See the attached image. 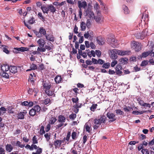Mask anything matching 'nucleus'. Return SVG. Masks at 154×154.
<instances>
[{
	"label": "nucleus",
	"mask_w": 154,
	"mask_h": 154,
	"mask_svg": "<svg viewBox=\"0 0 154 154\" xmlns=\"http://www.w3.org/2000/svg\"><path fill=\"white\" fill-rule=\"evenodd\" d=\"M8 65L7 64H4L1 66L0 75L2 77L6 79L9 78L11 73H9L8 70Z\"/></svg>",
	"instance_id": "f257e3e1"
},
{
	"label": "nucleus",
	"mask_w": 154,
	"mask_h": 154,
	"mask_svg": "<svg viewBox=\"0 0 154 154\" xmlns=\"http://www.w3.org/2000/svg\"><path fill=\"white\" fill-rule=\"evenodd\" d=\"M106 119V117L104 115H100L94 119L93 122L94 124L100 125L101 123H105Z\"/></svg>",
	"instance_id": "f03ea898"
},
{
	"label": "nucleus",
	"mask_w": 154,
	"mask_h": 154,
	"mask_svg": "<svg viewBox=\"0 0 154 154\" xmlns=\"http://www.w3.org/2000/svg\"><path fill=\"white\" fill-rule=\"evenodd\" d=\"M41 109L40 107L38 105H36L29 110V114L31 116H33L36 114V112H39Z\"/></svg>",
	"instance_id": "7ed1b4c3"
},
{
	"label": "nucleus",
	"mask_w": 154,
	"mask_h": 154,
	"mask_svg": "<svg viewBox=\"0 0 154 154\" xmlns=\"http://www.w3.org/2000/svg\"><path fill=\"white\" fill-rule=\"evenodd\" d=\"M131 46L136 51H139L141 49V44L135 41L132 42Z\"/></svg>",
	"instance_id": "20e7f679"
},
{
	"label": "nucleus",
	"mask_w": 154,
	"mask_h": 154,
	"mask_svg": "<svg viewBox=\"0 0 154 154\" xmlns=\"http://www.w3.org/2000/svg\"><path fill=\"white\" fill-rule=\"evenodd\" d=\"M32 147L33 150L34 149H37L36 152H32V154H41L42 152V149L38 147L36 145L32 144Z\"/></svg>",
	"instance_id": "39448f33"
},
{
	"label": "nucleus",
	"mask_w": 154,
	"mask_h": 154,
	"mask_svg": "<svg viewBox=\"0 0 154 154\" xmlns=\"http://www.w3.org/2000/svg\"><path fill=\"white\" fill-rule=\"evenodd\" d=\"M109 51L110 52L109 54L111 59L113 60H116L117 59L118 56L115 49L110 50Z\"/></svg>",
	"instance_id": "423d86ee"
},
{
	"label": "nucleus",
	"mask_w": 154,
	"mask_h": 154,
	"mask_svg": "<svg viewBox=\"0 0 154 154\" xmlns=\"http://www.w3.org/2000/svg\"><path fill=\"white\" fill-rule=\"evenodd\" d=\"M43 86L45 90H49L51 87V83L49 82L44 81L43 82Z\"/></svg>",
	"instance_id": "0eeeda50"
},
{
	"label": "nucleus",
	"mask_w": 154,
	"mask_h": 154,
	"mask_svg": "<svg viewBox=\"0 0 154 154\" xmlns=\"http://www.w3.org/2000/svg\"><path fill=\"white\" fill-rule=\"evenodd\" d=\"M14 49V50H16V51H14V52L16 53H19V51L24 52L25 51H29V48L26 47H21L20 48H15Z\"/></svg>",
	"instance_id": "6e6552de"
},
{
	"label": "nucleus",
	"mask_w": 154,
	"mask_h": 154,
	"mask_svg": "<svg viewBox=\"0 0 154 154\" xmlns=\"http://www.w3.org/2000/svg\"><path fill=\"white\" fill-rule=\"evenodd\" d=\"M146 35V32L145 30L143 31L141 33H137L136 35V37L138 39H143Z\"/></svg>",
	"instance_id": "1a4fd4ad"
},
{
	"label": "nucleus",
	"mask_w": 154,
	"mask_h": 154,
	"mask_svg": "<svg viewBox=\"0 0 154 154\" xmlns=\"http://www.w3.org/2000/svg\"><path fill=\"white\" fill-rule=\"evenodd\" d=\"M97 42L100 45H103L105 43V40L101 36H98L96 38Z\"/></svg>",
	"instance_id": "9d476101"
},
{
	"label": "nucleus",
	"mask_w": 154,
	"mask_h": 154,
	"mask_svg": "<svg viewBox=\"0 0 154 154\" xmlns=\"http://www.w3.org/2000/svg\"><path fill=\"white\" fill-rule=\"evenodd\" d=\"M81 151V147L79 146V148H78L76 150V148L73 147L71 148L70 152L72 154H80Z\"/></svg>",
	"instance_id": "9b49d317"
},
{
	"label": "nucleus",
	"mask_w": 154,
	"mask_h": 154,
	"mask_svg": "<svg viewBox=\"0 0 154 154\" xmlns=\"http://www.w3.org/2000/svg\"><path fill=\"white\" fill-rule=\"evenodd\" d=\"M8 70L9 72H11L13 74H15L17 72V70L16 66H10L8 67Z\"/></svg>",
	"instance_id": "f8f14e48"
},
{
	"label": "nucleus",
	"mask_w": 154,
	"mask_h": 154,
	"mask_svg": "<svg viewBox=\"0 0 154 154\" xmlns=\"http://www.w3.org/2000/svg\"><path fill=\"white\" fill-rule=\"evenodd\" d=\"M122 66L120 64H118L116 68V74L117 75H120L122 72L121 71L122 69Z\"/></svg>",
	"instance_id": "ddd939ff"
},
{
	"label": "nucleus",
	"mask_w": 154,
	"mask_h": 154,
	"mask_svg": "<svg viewBox=\"0 0 154 154\" xmlns=\"http://www.w3.org/2000/svg\"><path fill=\"white\" fill-rule=\"evenodd\" d=\"M107 117L109 119H111L109 122H113L115 121L116 120V119L115 118V115L114 114L111 113H108L107 114Z\"/></svg>",
	"instance_id": "4468645a"
},
{
	"label": "nucleus",
	"mask_w": 154,
	"mask_h": 154,
	"mask_svg": "<svg viewBox=\"0 0 154 154\" xmlns=\"http://www.w3.org/2000/svg\"><path fill=\"white\" fill-rule=\"evenodd\" d=\"M84 14H85V16H87L90 18L92 17L94 15L93 12L91 11L88 8L85 11Z\"/></svg>",
	"instance_id": "2eb2a0df"
},
{
	"label": "nucleus",
	"mask_w": 154,
	"mask_h": 154,
	"mask_svg": "<svg viewBox=\"0 0 154 154\" xmlns=\"http://www.w3.org/2000/svg\"><path fill=\"white\" fill-rule=\"evenodd\" d=\"M27 113L26 111L24 112H20L18 113L17 117L18 119H23L24 118V115Z\"/></svg>",
	"instance_id": "dca6fc26"
},
{
	"label": "nucleus",
	"mask_w": 154,
	"mask_h": 154,
	"mask_svg": "<svg viewBox=\"0 0 154 154\" xmlns=\"http://www.w3.org/2000/svg\"><path fill=\"white\" fill-rule=\"evenodd\" d=\"M37 43L38 44L39 46L41 48H43L44 46L45 42L44 39L41 38H40L37 41Z\"/></svg>",
	"instance_id": "f3484780"
},
{
	"label": "nucleus",
	"mask_w": 154,
	"mask_h": 154,
	"mask_svg": "<svg viewBox=\"0 0 154 154\" xmlns=\"http://www.w3.org/2000/svg\"><path fill=\"white\" fill-rule=\"evenodd\" d=\"M120 63L119 64L125 65L128 63V59L127 58H120L119 60Z\"/></svg>",
	"instance_id": "a211bd4d"
},
{
	"label": "nucleus",
	"mask_w": 154,
	"mask_h": 154,
	"mask_svg": "<svg viewBox=\"0 0 154 154\" xmlns=\"http://www.w3.org/2000/svg\"><path fill=\"white\" fill-rule=\"evenodd\" d=\"M66 121V118L63 115H60L58 116V121L60 123H64Z\"/></svg>",
	"instance_id": "6ab92c4d"
},
{
	"label": "nucleus",
	"mask_w": 154,
	"mask_h": 154,
	"mask_svg": "<svg viewBox=\"0 0 154 154\" xmlns=\"http://www.w3.org/2000/svg\"><path fill=\"white\" fill-rule=\"evenodd\" d=\"M54 145L55 146L56 148H59L60 147L61 145V140H56L54 142Z\"/></svg>",
	"instance_id": "aec40b11"
},
{
	"label": "nucleus",
	"mask_w": 154,
	"mask_h": 154,
	"mask_svg": "<svg viewBox=\"0 0 154 154\" xmlns=\"http://www.w3.org/2000/svg\"><path fill=\"white\" fill-rule=\"evenodd\" d=\"M48 11H50V12L54 13L56 11L55 8L52 5H48Z\"/></svg>",
	"instance_id": "412c9836"
},
{
	"label": "nucleus",
	"mask_w": 154,
	"mask_h": 154,
	"mask_svg": "<svg viewBox=\"0 0 154 154\" xmlns=\"http://www.w3.org/2000/svg\"><path fill=\"white\" fill-rule=\"evenodd\" d=\"M30 68V69L26 70V71L28 72L31 70H35V69H37L38 67L36 64L32 63V64L31 65Z\"/></svg>",
	"instance_id": "4be33fe9"
},
{
	"label": "nucleus",
	"mask_w": 154,
	"mask_h": 154,
	"mask_svg": "<svg viewBox=\"0 0 154 154\" xmlns=\"http://www.w3.org/2000/svg\"><path fill=\"white\" fill-rule=\"evenodd\" d=\"M152 51H148L147 52H144L142 53L141 55V57H146L148 56V55H149L150 56V54H152Z\"/></svg>",
	"instance_id": "5701e85b"
},
{
	"label": "nucleus",
	"mask_w": 154,
	"mask_h": 154,
	"mask_svg": "<svg viewBox=\"0 0 154 154\" xmlns=\"http://www.w3.org/2000/svg\"><path fill=\"white\" fill-rule=\"evenodd\" d=\"M13 149V147L11 144H8L5 146V149L7 152H11Z\"/></svg>",
	"instance_id": "b1692460"
},
{
	"label": "nucleus",
	"mask_w": 154,
	"mask_h": 154,
	"mask_svg": "<svg viewBox=\"0 0 154 154\" xmlns=\"http://www.w3.org/2000/svg\"><path fill=\"white\" fill-rule=\"evenodd\" d=\"M2 49L3 50V51L6 54H9L10 51L8 50V46L5 45H2L1 47Z\"/></svg>",
	"instance_id": "393cba45"
},
{
	"label": "nucleus",
	"mask_w": 154,
	"mask_h": 154,
	"mask_svg": "<svg viewBox=\"0 0 154 154\" xmlns=\"http://www.w3.org/2000/svg\"><path fill=\"white\" fill-rule=\"evenodd\" d=\"M55 81L56 84H58L62 80V78L60 75H57L54 79Z\"/></svg>",
	"instance_id": "a878e982"
},
{
	"label": "nucleus",
	"mask_w": 154,
	"mask_h": 154,
	"mask_svg": "<svg viewBox=\"0 0 154 154\" xmlns=\"http://www.w3.org/2000/svg\"><path fill=\"white\" fill-rule=\"evenodd\" d=\"M84 128L85 129L86 131L88 132V133L90 132L91 131L92 128L91 126L90 125H89L88 123L85 124Z\"/></svg>",
	"instance_id": "bb28decb"
},
{
	"label": "nucleus",
	"mask_w": 154,
	"mask_h": 154,
	"mask_svg": "<svg viewBox=\"0 0 154 154\" xmlns=\"http://www.w3.org/2000/svg\"><path fill=\"white\" fill-rule=\"evenodd\" d=\"M41 9L42 10L44 14L46 13L48 14V7H47L43 5V6H42L41 7Z\"/></svg>",
	"instance_id": "cd10ccee"
},
{
	"label": "nucleus",
	"mask_w": 154,
	"mask_h": 154,
	"mask_svg": "<svg viewBox=\"0 0 154 154\" xmlns=\"http://www.w3.org/2000/svg\"><path fill=\"white\" fill-rule=\"evenodd\" d=\"M39 33L41 34H43V35H46V31L45 29H44L43 27H40L39 29Z\"/></svg>",
	"instance_id": "c85d7f7f"
},
{
	"label": "nucleus",
	"mask_w": 154,
	"mask_h": 154,
	"mask_svg": "<svg viewBox=\"0 0 154 154\" xmlns=\"http://www.w3.org/2000/svg\"><path fill=\"white\" fill-rule=\"evenodd\" d=\"M45 93L48 96H51L53 95L55 96V94L54 93V91H52L50 90V89L47 90H45Z\"/></svg>",
	"instance_id": "c756f323"
},
{
	"label": "nucleus",
	"mask_w": 154,
	"mask_h": 154,
	"mask_svg": "<svg viewBox=\"0 0 154 154\" xmlns=\"http://www.w3.org/2000/svg\"><path fill=\"white\" fill-rule=\"evenodd\" d=\"M57 119L55 117H52L51 118L49 121V123L50 125H53L57 121Z\"/></svg>",
	"instance_id": "7c9ffc66"
},
{
	"label": "nucleus",
	"mask_w": 154,
	"mask_h": 154,
	"mask_svg": "<svg viewBox=\"0 0 154 154\" xmlns=\"http://www.w3.org/2000/svg\"><path fill=\"white\" fill-rule=\"evenodd\" d=\"M83 106L82 103H79L76 104L74 108L76 109L77 111H74L75 113H77L79 110V108H81Z\"/></svg>",
	"instance_id": "2f4dec72"
},
{
	"label": "nucleus",
	"mask_w": 154,
	"mask_h": 154,
	"mask_svg": "<svg viewBox=\"0 0 154 154\" xmlns=\"http://www.w3.org/2000/svg\"><path fill=\"white\" fill-rule=\"evenodd\" d=\"M97 104H92L91 106L90 107V109L92 112H94L97 108Z\"/></svg>",
	"instance_id": "473e14b6"
},
{
	"label": "nucleus",
	"mask_w": 154,
	"mask_h": 154,
	"mask_svg": "<svg viewBox=\"0 0 154 154\" xmlns=\"http://www.w3.org/2000/svg\"><path fill=\"white\" fill-rule=\"evenodd\" d=\"M122 8L123 9L124 13L125 14H127L129 13V10L127 6L123 5L122 6Z\"/></svg>",
	"instance_id": "72a5a7b5"
},
{
	"label": "nucleus",
	"mask_w": 154,
	"mask_h": 154,
	"mask_svg": "<svg viewBox=\"0 0 154 154\" xmlns=\"http://www.w3.org/2000/svg\"><path fill=\"white\" fill-rule=\"evenodd\" d=\"M86 25L85 23L82 21L81 22V23L80 24V27L81 28V30L82 31H84L85 30L86 28Z\"/></svg>",
	"instance_id": "f704fd0d"
},
{
	"label": "nucleus",
	"mask_w": 154,
	"mask_h": 154,
	"mask_svg": "<svg viewBox=\"0 0 154 154\" xmlns=\"http://www.w3.org/2000/svg\"><path fill=\"white\" fill-rule=\"evenodd\" d=\"M49 35H45V37L46 39L50 41L53 42L54 41V37L53 35L50 36L51 37L49 38Z\"/></svg>",
	"instance_id": "c9c22d12"
},
{
	"label": "nucleus",
	"mask_w": 154,
	"mask_h": 154,
	"mask_svg": "<svg viewBox=\"0 0 154 154\" xmlns=\"http://www.w3.org/2000/svg\"><path fill=\"white\" fill-rule=\"evenodd\" d=\"M146 111H134L132 112V113L133 114L135 115H138V114H142L143 113L146 112Z\"/></svg>",
	"instance_id": "e433bc0d"
},
{
	"label": "nucleus",
	"mask_w": 154,
	"mask_h": 154,
	"mask_svg": "<svg viewBox=\"0 0 154 154\" xmlns=\"http://www.w3.org/2000/svg\"><path fill=\"white\" fill-rule=\"evenodd\" d=\"M15 146L21 148H23L25 146V145L21 144V143L19 141H17Z\"/></svg>",
	"instance_id": "4c0bfd02"
},
{
	"label": "nucleus",
	"mask_w": 154,
	"mask_h": 154,
	"mask_svg": "<svg viewBox=\"0 0 154 154\" xmlns=\"http://www.w3.org/2000/svg\"><path fill=\"white\" fill-rule=\"evenodd\" d=\"M107 41L109 44H112L113 43H115V41L117 42L116 40H115L114 38H108Z\"/></svg>",
	"instance_id": "58836bf2"
},
{
	"label": "nucleus",
	"mask_w": 154,
	"mask_h": 154,
	"mask_svg": "<svg viewBox=\"0 0 154 154\" xmlns=\"http://www.w3.org/2000/svg\"><path fill=\"white\" fill-rule=\"evenodd\" d=\"M110 64L109 63L107 62L104 63L102 66V67L105 69H108L110 66Z\"/></svg>",
	"instance_id": "ea45409f"
},
{
	"label": "nucleus",
	"mask_w": 154,
	"mask_h": 154,
	"mask_svg": "<svg viewBox=\"0 0 154 154\" xmlns=\"http://www.w3.org/2000/svg\"><path fill=\"white\" fill-rule=\"evenodd\" d=\"M116 113L117 115H120L124 114V112L120 109H117L116 110Z\"/></svg>",
	"instance_id": "a19ab883"
},
{
	"label": "nucleus",
	"mask_w": 154,
	"mask_h": 154,
	"mask_svg": "<svg viewBox=\"0 0 154 154\" xmlns=\"http://www.w3.org/2000/svg\"><path fill=\"white\" fill-rule=\"evenodd\" d=\"M76 117V115L75 114L72 113L69 115V117L70 119L74 120Z\"/></svg>",
	"instance_id": "79ce46f5"
},
{
	"label": "nucleus",
	"mask_w": 154,
	"mask_h": 154,
	"mask_svg": "<svg viewBox=\"0 0 154 154\" xmlns=\"http://www.w3.org/2000/svg\"><path fill=\"white\" fill-rule=\"evenodd\" d=\"M88 31L90 36V39H91V40H92V39H93V37L94 36V32L90 30Z\"/></svg>",
	"instance_id": "37998d69"
},
{
	"label": "nucleus",
	"mask_w": 154,
	"mask_h": 154,
	"mask_svg": "<svg viewBox=\"0 0 154 154\" xmlns=\"http://www.w3.org/2000/svg\"><path fill=\"white\" fill-rule=\"evenodd\" d=\"M40 134L41 135H43L45 133L44 128L43 126H41L39 130Z\"/></svg>",
	"instance_id": "c03bdc74"
},
{
	"label": "nucleus",
	"mask_w": 154,
	"mask_h": 154,
	"mask_svg": "<svg viewBox=\"0 0 154 154\" xmlns=\"http://www.w3.org/2000/svg\"><path fill=\"white\" fill-rule=\"evenodd\" d=\"M32 143L33 144H37L38 143L37 138L35 136H34L32 138Z\"/></svg>",
	"instance_id": "a18cd8bd"
},
{
	"label": "nucleus",
	"mask_w": 154,
	"mask_h": 154,
	"mask_svg": "<svg viewBox=\"0 0 154 154\" xmlns=\"http://www.w3.org/2000/svg\"><path fill=\"white\" fill-rule=\"evenodd\" d=\"M131 109L133 110V109L129 106H126L123 109V110L125 112H129Z\"/></svg>",
	"instance_id": "49530a36"
},
{
	"label": "nucleus",
	"mask_w": 154,
	"mask_h": 154,
	"mask_svg": "<svg viewBox=\"0 0 154 154\" xmlns=\"http://www.w3.org/2000/svg\"><path fill=\"white\" fill-rule=\"evenodd\" d=\"M131 51H122V56L125 55H129L130 54Z\"/></svg>",
	"instance_id": "de8ad7c7"
},
{
	"label": "nucleus",
	"mask_w": 154,
	"mask_h": 154,
	"mask_svg": "<svg viewBox=\"0 0 154 154\" xmlns=\"http://www.w3.org/2000/svg\"><path fill=\"white\" fill-rule=\"evenodd\" d=\"M141 152L143 154H149V152L146 149H143Z\"/></svg>",
	"instance_id": "09e8293b"
},
{
	"label": "nucleus",
	"mask_w": 154,
	"mask_h": 154,
	"mask_svg": "<svg viewBox=\"0 0 154 154\" xmlns=\"http://www.w3.org/2000/svg\"><path fill=\"white\" fill-rule=\"evenodd\" d=\"M35 22V20H34V18L32 17L30 19L28 20V23L30 24H33V23H34Z\"/></svg>",
	"instance_id": "8fccbe9b"
},
{
	"label": "nucleus",
	"mask_w": 154,
	"mask_h": 154,
	"mask_svg": "<svg viewBox=\"0 0 154 154\" xmlns=\"http://www.w3.org/2000/svg\"><path fill=\"white\" fill-rule=\"evenodd\" d=\"M77 133L74 131L72 133L71 136L72 139L75 140L77 138Z\"/></svg>",
	"instance_id": "3c124183"
},
{
	"label": "nucleus",
	"mask_w": 154,
	"mask_h": 154,
	"mask_svg": "<svg viewBox=\"0 0 154 154\" xmlns=\"http://www.w3.org/2000/svg\"><path fill=\"white\" fill-rule=\"evenodd\" d=\"M148 64V62L147 60H143L142 61L140 66H146Z\"/></svg>",
	"instance_id": "603ef678"
},
{
	"label": "nucleus",
	"mask_w": 154,
	"mask_h": 154,
	"mask_svg": "<svg viewBox=\"0 0 154 154\" xmlns=\"http://www.w3.org/2000/svg\"><path fill=\"white\" fill-rule=\"evenodd\" d=\"M73 103H75L77 104L79 101V98L76 97V98H72L71 99Z\"/></svg>",
	"instance_id": "864d4df0"
},
{
	"label": "nucleus",
	"mask_w": 154,
	"mask_h": 154,
	"mask_svg": "<svg viewBox=\"0 0 154 154\" xmlns=\"http://www.w3.org/2000/svg\"><path fill=\"white\" fill-rule=\"evenodd\" d=\"M115 49V50H116V52L117 54H118L119 55L122 56V51L118 50L116 49Z\"/></svg>",
	"instance_id": "5fc2aeb1"
},
{
	"label": "nucleus",
	"mask_w": 154,
	"mask_h": 154,
	"mask_svg": "<svg viewBox=\"0 0 154 154\" xmlns=\"http://www.w3.org/2000/svg\"><path fill=\"white\" fill-rule=\"evenodd\" d=\"M95 53L97 56L98 57H100L101 55V52L99 50H96L95 51Z\"/></svg>",
	"instance_id": "6e6d98bb"
},
{
	"label": "nucleus",
	"mask_w": 154,
	"mask_h": 154,
	"mask_svg": "<svg viewBox=\"0 0 154 154\" xmlns=\"http://www.w3.org/2000/svg\"><path fill=\"white\" fill-rule=\"evenodd\" d=\"M44 102L45 105H47L51 102V100L49 98H47L44 100Z\"/></svg>",
	"instance_id": "4d7b16f0"
},
{
	"label": "nucleus",
	"mask_w": 154,
	"mask_h": 154,
	"mask_svg": "<svg viewBox=\"0 0 154 154\" xmlns=\"http://www.w3.org/2000/svg\"><path fill=\"white\" fill-rule=\"evenodd\" d=\"M117 63V61L116 60H114L111 63V66L112 67H114Z\"/></svg>",
	"instance_id": "13d9d810"
},
{
	"label": "nucleus",
	"mask_w": 154,
	"mask_h": 154,
	"mask_svg": "<svg viewBox=\"0 0 154 154\" xmlns=\"http://www.w3.org/2000/svg\"><path fill=\"white\" fill-rule=\"evenodd\" d=\"M50 135L48 133H46L44 135V136L48 141L50 139Z\"/></svg>",
	"instance_id": "bf43d9fd"
},
{
	"label": "nucleus",
	"mask_w": 154,
	"mask_h": 154,
	"mask_svg": "<svg viewBox=\"0 0 154 154\" xmlns=\"http://www.w3.org/2000/svg\"><path fill=\"white\" fill-rule=\"evenodd\" d=\"M98 60H97L96 59L92 58V63H93L94 64H97L98 62Z\"/></svg>",
	"instance_id": "052dcab7"
},
{
	"label": "nucleus",
	"mask_w": 154,
	"mask_h": 154,
	"mask_svg": "<svg viewBox=\"0 0 154 154\" xmlns=\"http://www.w3.org/2000/svg\"><path fill=\"white\" fill-rule=\"evenodd\" d=\"M2 118L0 116V127H4L5 126V124L2 122Z\"/></svg>",
	"instance_id": "680f3d73"
},
{
	"label": "nucleus",
	"mask_w": 154,
	"mask_h": 154,
	"mask_svg": "<svg viewBox=\"0 0 154 154\" xmlns=\"http://www.w3.org/2000/svg\"><path fill=\"white\" fill-rule=\"evenodd\" d=\"M139 143L138 141H131L128 143V144L130 145H135L136 143Z\"/></svg>",
	"instance_id": "e2e57ef3"
},
{
	"label": "nucleus",
	"mask_w": 154,
	"mask_h": 154,
	"mask_svg": "<svg viewBox=\"0 0 154 154\" xmlns=\"http://www.w3.org/2000/svg\"><path fill=\"white\" fill-rule=\"evenodd\" d=\"M45 69L44 66L43 64L42 63L39 65L38 67V69L40 70H42Z\"/></svg>",
	"instance_id": "0e129e2a"
},
{
	"label": "nucleus",
	"mask_w": 154,
	"mask_h": 154,
	"mask_svg": "<svg viewBox=\"0 0 154 154\" xmlns=\"http://www.w3.org/2000/svg\"><path fill=\"white\" fill-rule=\"evenodd\" d=\"M30 75L31 77H29V80L30 81L32 82V83H33L34 82V81L33 79V75L32 74H30Z\"/></svg>",
	"instance_id": "69168bd1"
},
{
	"label": "nucleus",
	"mask_w": 154,
	"mask_h": 154,
	"mask_svg": "<svg viewBox=\"0 0 154 154\" xmlns=\"http://www.w3.org/2000/svg\"><path fill=\"white\" fill-rule=\"evenodd\" d=\"M38 17L40 18L41 19L44 20V18L43 16L42 15V13L41 12H39L38 13Z\"/></svg>",
	"instance_id": "338daca9"
},
{
	"label": "nucleus",
	"mask_w": 154,
	"mask_h": 154,
	"mask_svg": "<svg viewBox=\"0 0 154 154\" xmlns=\"http://www.w3.org/2000/svg\"><path fill=\"white\" fill-rule=\"evenodd\" d=\"M98 63L101 65L103 64L105 62V61L104 60H103L101 59H99L98 60Z\"/></svg>",
	"instance_id": "774afa93"
}]
</instances>
